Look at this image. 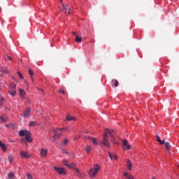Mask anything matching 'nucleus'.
I'll use <instances>...</instances> for the list:
<instances>
[{
  "mask_svg": "<svg viewBox=\"0 0 179 179\" xmlns=\"http://www.w3.org/2000/svg\"><path fill=\"white\" fill-rule=\"evenodd\" d=\"M108 136H110V141L113 142V143H117L115 140V133H114L113 130L106 129L104 132L103 141L100 142L101 145H104V146L110 148V145L108 142Z\"/></svg>",
  "mask_w": 179,
  "mask_h": 179,
  "instance_id": "1",
  "label": "nucleus"
},
{
  "mask_svg": "<svg viewBox=\"0 0 179 179\" xmlns=\"http://www.w3.org/2000/svg\"><path fill=\"white\" fill-rule=\"evenodd\" d=\"M99 170H100V166H99L98 164H95L93 169L89 171L90 176L92 177V178H94V177H96V174L99 173Z\"/></svg>",
  "mask_w": 179,
  "mask_h": 179,
  "instance_id": "2",
  "label": "nucleus"
},
{
  "mask_svg": "<svg viewBox=\"0 0 179 179\" xmlns=\"http://www.w3.org/2000/svg\"><path fill=\"white\" fill-rule=\"evenodd\" d=\"M55 171H57L58 174H66L65 169L64 168H58L57 166H54Z\"/></svg>",
  "mask_w": 179,
  "mask_h": 179,
  "instance_id": "3",
  "label": "nucleus"
},
{
  "mask_svg": "<svg viewBox=\"0 0 179 179\" xmlns=\"http://www.w3.org/2000/svg\"><path fill=\"white\" fill-rule=\"evenodd\" d=\"M85 139H89L90 141H91L92 142L93 145H98L97 138H96L89 137L87 136H85Z\"/></svg>",
  "mask_w": 179,
  "mask_h": 179,
  "instance_id": "4",
  "label": "nucleus"
},
{
  "mask_svg": "<svg viewBox=\"0 0 179 179\" xmlns=\"http://www.w3.org/2000/svg\"><path fill=\"white\" fill-rule=\"evenodd\" d=\"M122 145L123 149H126L127 150H129V149H131V145L128 144V141H127V140L123 141Z\"/></svg>",
  "mask_w": 179,
  "mask_h": 179,
  "instance_id": "5",
  "label": "nucleus"
},
{
  "mask_svg": "<svg viewBox=\"0 0 179 179\" xmlns=\"http://www.w3.org/2000/svg\"><path fill=\"white\" fill-rule=\"evenodd\" d=\"M60 10L62 12H64V10H68V15H71V13H72V10L70 8H68V7H66L65 5H64V3H62V8H60Z\"/></svg>",
  "mask_w": 179,
  "mask_h": 179,
  "instance_id": "6",
  "label": "nucleus"
},
{
  "mask_svg": "<svg viewBox=\"0 0 179 179\" xmlns=\"http://www.w3.org/2000/svg\"><path fill=\"white\" fill-rule=\"evenodd\" d=\"M54 132H55V138H61V136H62V134L59 132H61L59 131V129H56L54 130Z\"/></svg>",
  "mask_w": 179,
  "mask_h": 179,
  "instance_id": "7",
  "label": "nucleus"
},
{
  "mask_svg": "<svg viewBox=\"0 0 179 179\" xmlns=\"http://www.w3.org/2000/svg\"><path fill=\"white\" fill-rule=\"evenodd\" d=\"M20 156L21 157H24L25 159H29V157H31V155H29L24 151H20Z\"/></svg>",
  "mask_w": 179,
  "mask_h": 179,
  "instance_id": "8",
  "label": "nucleus"
},
{
  "mask_svg": "<svg viewBox=\"0 0 179 179\" xmlns=\"http://www.w3.org/2000/svg\"><path fill=\"white\" fill-rule=\"evenodd\" d=\"M30 111H31L30 108H28L22 115L24 118H26L27 117H29V115H30Z\"/></svg>",
  "mask_w": 179,
  "mask_h": 179,
  "instance_id": "9",
  "label": "nucleus"
},
{
  "mask_svg": "<svg viewBox=\"0 0 179 179\" xmlns=\"http://www.w3.org/2000/svg\"><path fill=\"white\" fill-rule=\"evenodd\" d=\"M28 134V131L21 130L19 131V136H26Z\"/></svg>",
  "mask_w": 179,
  "mask_h": 179,
  "instance_id": "10",
  "label": "nucleus"
},
{
  "mask_svg": "<svg viewBox=\"0 0 179 179\" xmlns=\"http://www.w3.org/2000/svg\"><path fill=\"white\" fill-rule=\"evenodd\" d=\"M25 139L27 142L31 143L33 142V140L31 139V137L30 136V132H28V134L25 136Z\"/></svg>",
  "mask_w": 179,
  "mask_h": 179,
  "instance_id": "11",
  "label": "nucleus"
},
{
  "mask_svg": "<svg viewBox=\"0 0 179 179\" xmlns=\"http://www.w3.org/2000/svg\"><path fill=\"white\" fill-rule=\"evenodd\" d=\"M8 91H16V85L14 83H10Z\"/></svg>",
  "mask_w": 179,
  "mask_h": 179,
  "instance_id": "12",
  "label": "nucleus"
},
{
  "mask_svg": "<svg viewBox=\"0 0 179 179\" xmlns=\"http://www.w3.org/2000/svg\"><path fill=\"white\" fill-rule=\"evenodd\" d=\"M108 155L111 160H117L118 159V157L117 155L111 154V152H108Z\"/></svg>",
  "mask_w": 179,
  "mask_h": 179,
  "instance_id": "13",
  "label": "nucleus"
},
{
  "mask_svg": "<svg viewBox=\"0 0 179 179\" xmlns=\"http://www.w3.org/2000/svg\"><path fill=\"white\" fill-rule=\"evenodd\" d=\"M156 139H157V141L159 142V145H164L165 143V141L164 140L162 141L160 140V137L159 136H156Z\"/></svg>",
  "mask_w": 179,
  "mask_h": 179,
  "instance_id": "14",
  "label": "nucleus"
},
{
  "mask_svg": "<svg viewBox=\"0 0 179 179\" xmlns=\"http://www.w3.org/2000/svg\"><path fill=\"white\" fill-rule=\"evenodd\" d=\"M41 155L43 156V157H45L47 155V150H45L44 148H41Z\"/></svg>",
  "mask_w": 179,
  "mask_h": 179,
  "instance_id": "15",
  "label": "nucleus"
},
{
  "mask_svg": "<svg viewBox=\"0 0 179 179\" xmlns=\"http://www.w3.org/2000/svg\"><path fill=\"white\" fill-rule=\"evenodd\" d=\"M76 43H82V37L79 36V35H76Z\"/></svg>",
  "mask_w": 179,
  "mask_h": 179,
  "instance_id": "16",
  "label": "nucleus"
},
{
  "mask_svg": "<svg viewBox=\"0 0 179 179\" xmlns=\"http://www.w3.org/2000/svg\"><path fill=\"white\" fill-rule=\"evenodd\" d=\"M127 164L128 170H131V169H132V164L131 163V160L127 159Z\"/></svg>",
  "mask_w": 179,
  "mask_h": 179,
  "instance_id": "17",
  "label": "nucleus"
},
{
  "mask_svg": "<svg viewBox=\"0 0 179 179\" xmlns=\"http://www.w3.org/2000/svg\"><path fill=\"white\" fill-rule=\"evenodd\" d=\"M0 148L2 149L3 152L6 151V146H5V144L0 141Z\"/></svg>",
  "mask_w": 179,
  "mask_h": 179,
  "instance_id": "18",
  "label": "nucleus"
},
{
  "mask_svg": "<svg viewBox=\"0 0 179 179\" xmlns=\"http://www.w3.org/2000/svg\"><path fill=\"white\" fill-rule=\"evenodd\" d=\"M85 150L87 153H90V152H92V147H90V145H87Z\"/></svg>",
  "mask_w": 179,
  "mask_h": 179,
  "instance_id": "19",
  "label": "nucleus"
},
{
  "mask_svg": "<svg viewBox=\"0 0 179 179\" xmlns=\"http://www.w3.org/2000/svg\"><path fill=\"white\" fill-rule=\"evenodd\" d=\"M0 71L4 73H9V71H8L5 67H0Z\"/></svg>",
  "mask_w": 179,
  "mask_h": 179,
  "instance_id": "20",
  "label": "nucleus"
},
{
  "mask_svg": "<svg viewBox=\"0 0 179 179\" xmlns=\"http://www.w3.org/2000/svg\"><path fill=\"white\" fill-rule=\"evenodd\" d=\"M75 117L73 116L68 115L66 116L67 121H75Z\"/></svg>",
  "mask_w": 179,
  "mask_h": 179,
  "instance_id": "21",
  "label": "nucleus"
},
{
  "mask_svg": "<svg viewBox=\"0 0 179 179\" xmlns=\"http://www.w3.org/2000/svg\"><path fill=\"white\" fill-rule=\"evenodd\" d=\"M3 101H5V99L0 94V107L3 106Z\"/></svg>",
  "mask_w": 179,
  "mask_h": 179,
  "instance_id": "22",
  "label": "nucleus"
},
{
  "mask_svg": "<svg viewBox=\"0 0 179 179\" xmlns=\"http://www.w3.org/2000/svg\"><path fill=\"white\" fill-rule=\"evenodd\" d=\"M24 94H26V92H24V90H23V89H20V96L23 97Z\"/></svg>",
  "mask_w": 179,
  "mask_h": 179,
  "instance_id": "23",
  "label": "nucleus"
},
{
  "mask_svg": "<svg viewBox=\"0 0 179 179\" xmlns=\"http://www.w3.org/2000/svg\"><path fill=\"white\" fill-rule=\"evenodd\" d=\"M68 142H69L68 138H64V140L62 143V146H65V145H68Z\"/></svg>",
  "mask_w": 179,
  "mask_h": 179,
  "instance_id": "24",
  "label": "nucleus"
},
{
  "mask_svg": "<svg viewBox=\"0 0 179 179\" xmlns=\"http://www.w3.org/2000/svg\"><path fill=\"white\" fill-rule=\"evenodd\" d=\"M8 93L12 96V97H15V96H16V91H8Z\"/></svg>",
  "mask_w": 179,
  "mask_h": 179,
  "instance_id": "25",
  "label": "nucleus"
},
{
  "mask_svg": "<svg viewBox=\"0 0 179 179\" xmlns=\"http://www.w3.org/2000/svg\"><path fill=\"white\" fill-rule=\"evenodd\" d=\"M9 179H13L15 178V173H10L8 174Z\"/></svg>",
  "mask_w": 179,
  "mask_h": 179,
  "instance_id": "26",
  "label": "nucleus"
},
{
  "mask_svg": "<svg viewBox=\"0 0 179 179\" xmlns=\"http://www.w3.org/2000/svg\"><path fill=\"white\" fill-rule=\"evenodd\" d=\"M112 83L114 84V86H115V87H118V80H112Z\"/></svg>",
  "mask_w": 179,
  "mask_h": 179,
  "instance_id": "27",
  "label": "nucleus"
},
{
  "mask_svg": "<svg viewBox=\"0 0 179 179\" xmlns=\"http://www.w3.org/2000/svg\"><path fill=\"white\" fill-rule=\"evenodd\" d=\"M165 148H166V150H170V143L166 142L165 143Z\"/></svg>",
  "mask_w": 179,
  "mask_h": 179,
  "instance_id": "28",
  "label": "nucleus"
},
{
  "mask_svg": "<svg viewBox=\"0 0 179 179\" xmlns=\"http://www.w3.org/2000/svg\"><path fill=\"white\" fill-rule=\"evenodd\" d=\"M75 166H76V164H75V163H71V164H69L68 168L69 169H75Z\"/></svg>",
  "mask_w": 179,
  "mask_h": 179,
  "instance_id": "29",
  "label": "nucleus"
},
{
  "mask_svg": "<svg viewBox=\"0 0 179 179\" xmlns=\"http://www.w3.org/2000/svg\"><path fill=\"white\" fill-rule=\"evenodd\" d=\"M36 125H37V122H30L29 123V127H36Z\"/></svg>",
  "mask_w": 179,
  "mask_h": 179,
  "instance_id": "30",
  "label": "nucleus"
},
{
  "mask_svg": "<svg viewBox=\"0 0 179 179\" xmlns=\"http://www.w3.org/2000/svg\"><path fill=\"white\" fill-rule=\"evenodd\" d=\"M63 164L64 166H66V167H69V164H68V161L66 160H63Z\"/></svg>",
  "mask_w": 179,
  "mask_h": 179,
  "instance_id": "31",
  "label": "nucleus"
},
{
  "mask_svg": "<svg viewBox=\"0 0 179 179\" xmlns=\"http://www.w3.org/2000/svg\"><path fill=\"white\" fill-rule=\"evenodd\" d=\"M5 118H6V115H4V117L3 116L0 117V121L1 122H5Z\"/></svg>",
  "mask_w": 179,
  "mask_h": 179,
  "instance_id": "32",
  "label": "nucleus"
},
{
  "mask_svg": "<svg viewBox=\"0 0 179 179\" xmlns=\"http://www.w3.org/2000/svg\"><path fill=\"white\" fill-rule=\"evenodd\" d=\"M29 73L31 76V77L33 78V75H34V73L30 69H29Z\"/></svg>",
  "mask_w": 179,
  "mask_h": 179,
  "instance_id": "33",
  "label": "nucleus"
},
{
  "mask_svg": "<svg viewBox=\"0 0 179 179\" xmlns=\"http://www.w3.org/2000/svg\"><path fill=\"white\" fill-rule=\"evenodd\" d=\"M18 76L20 79H23V76L22 75V73L20 72H18Z\"/></svg>",
  "mask_w": 179,
  "mask_h": 179,
  "instance_id": "34",
  "label": "nucleus"
},
{
  "mask_svg": "<svg viewBox=\"0 0 179 179\" xmlns=\"http://www.w3.org/2000/svg\"><path fill=\"white\" fill-rule=\"evenodd\" d=\"M27 177L28 179H33V177L31 176V175H30L29 173L27 174Z\"/></svg>",
  "mask_w": 179,
  "mask_h": 179,
  "instance_id": "35",
  "label": "nucleus"
},
{
  "mask_svg": "<svg viewBox=\"0 0 179 179\" xmlns=\"http://www.w3.org/2000/svg\"><path fill=\"white\" fill-rule=\"evenodd\" d=\"M59 93H62L63 94H65V91L62 89L59 90Z\"/></svg>",
  "mask_w": 179,
  "mask_h": 179,
  "instance_id": "36",
  "label": "nucleus"
},
{
  "mask_svg": "<svg viewBox=\"0 0 179 179\" xmlns=\"http://www.w3.org/2000/svg\"><path fill=\"white\" fill-rule=\"evenodd\" d=\"M8 160L9 163H12V157L8 156Z\"/></svg>",
  "mask_w": 179,
  "mask_h": 179,
  "instance_id": "37",
  "label": "nucleus"
},
{
  "mask_svg": "<svg viewBox=\"0 0 179 179\" xmlns=\"http://www.w3.org/2000/svg\"><path fill=\"white\" fill-rule=\"evenodd\" d=\"M127 179H134V176H131V175H129V176H127Z\"/></svg>",
  "mask_w": 179,
  "mask_h": 179,
  "instance_id": "38",
  "label": "nucleus"
},
{
  "mask_svg": "<svg viewBox=\"0 0 179 179\" xmlns=\"http://www.w3.org/2000/svg\"><path fill=\"white\" fill-rule=\"evenodd\" d=\"M76 172L77 173V174H78V176H80V171H79V169H76Z\"/></svg>",
  "mask_w": 179,
  "mask_h": 179,
  "instance_id": "39",
  "label": "nucleus"
},
{
  "mask_svg": "<svg viewBox=\"0 0 179 179\" xmlns=\"http://www.w3.org/2000/svg\"><path fill=\"white\" fill-rule=\"evenodd\" d=\"M64 129H66V128H65V127H62V128H61V129H59V131H64Z\"/></svg>",
  "mask_w": 179,
  "mask_h": 179,
  "instance_id": "40",
  "label": "nucleus"
},
{
  "mask_svg": "<svg viewBox=\"0 0 179 179\" xmlns=\"http://www.w3.org/2000/svg\"><path fill=\"white\" fill-rule=\"evenodd\" d=\"M7 59H9L10 61L12 59V58L9 56H7Z\"/></svg>",
  "mask_w": 179,
  "mask_h": 179,
  "instance_id": "41",
  "label": "nucleus"
},
{
  "mask_svg": "<svg viewBox=\"0 0 179 179\" xmlns=\"http://www.w3.org/2000/svg\"><path fill=\"white\" fill-rule=\"evenodd\" d=\"M124 177H127V176H129V175H128V173H124Z\"/></svg>",
  "mask_w": 179,
  "mask_h": 179,
  "instance_id": "42",
  "label": "nucleus"
},
{
  "mask_svg": "<svg viewBox=\"0 0 179 179\" xmlns=\"http://www.w3.org/2000/svg\"><path fill=\"white\" fill-rule=\"evenodd\" d=\"M72 34H76V32H73V31H72Z\"/></svg>",
  "mask_w": 179,
  "mask_h": 179,
  "instance_id": "43",
  "label": "nucleus"
},
{
  "mask_svg": "<svg viewBox=\"0 0 179 179\" xmlns=\"http://www.w3.org/2000/svg\"><path fill=\"white\" fill-rule=\"evenodd\" d=\"M67 131H69V127L66 128Z\"/></svg>",
  "mask_w": 179,
  "mask_h": 179,
  "instance_id": "44",
  "label": "nucleus"
},
{
  "mask_svg": "<svg viewBox=\"0 0 179 179\" xmlns=\"http://www.w3.org/2000/svg\"><path fill=\"white\" fill-rule=\"evenodd\" d=\"M59 1H60L61 3H62H62H62V0H59Z\"/></svg>",
  "mask_w": 179,
  "mask_h": 179,
  "instance_id": "45",
  "label": "nucleus"
},
{
  "mask_svg": "<svg viewBox=\"0 0 179 179\" xmlns=\"http://www.w3.org/2000/svg\"><path fill=\"white\" fill-rule=\"evenodd\" d=\"M65 13H68V10H64Z\"/></svg>",
  "mask_w": 179,
  "mask_h": 179,
  "instance_id": "46",
  "label": "nucleus"
},
{
  "mask_svg": "<svg viewBox=\"0 0 179 179\" xmlns=\"http://www.w3.org/2000/svg\"><path fill=\"white\" fill-rule=\"evenodd\" d=\"M31 80H32V82H34V80H33V77L31 78Z\"/></svg>",
  "mask_w": 179,
  "mask_h": 179,
  "instance_id": "47",
  "label": "nucleus"
},
{
  "mask_svg": "<svg viewBox=\"0 0 179 179\" xmlns=\"http://www.w3.org/2000/svg\"><path fill=\"white\" fill-rule=\"evenodd\" d=\"M6 110H8V111H10V110L9 108H6Z\"/></svg>",
  "mask_w": 179,
  "mask_h": 179,
  "instance_id": "48",
  "label": "nucleus"
},
{
  "mask_svg": "<svg viewBox=\"0 0 179 179\" xmlns=\"http://www.w3.org/2000/svg\"><path fill=\"white\" fill-rule=\"evenodd\" d=\"M65 153H68L67 152H65Z\"/></svg>",
  "mask_w": 179,
  "mask_h": 179,
  "instance_id": "49",
  "label": "nucleus"
},
{
  "mask_svg": "<svg viewBox=\"0 0 179 179\" xmlns=\"http://www.w3.org/2000/svg\"><path fill=\"white\" fill-rule=\"evenodd\" d=\"M152 179H156V178H153Z\"/></svg>",
  "mask_w": 179,
  "mask_h": 179,
  "instance_id": "50",
  "label": "nucleus"
},
{
  "mask_svg": "<svg viewBox=\"0 0 179 179\" xmlns=\"http://www.w3.org/2000/svg\"><path fill=\"white\" fill-rule=\"evenodd\" d=\"M0 10H1V7H0Z\"/></svg>",
  "mask_w": 179,
  "mask_h": 179,
  "instance_id": "51",
  "label": "nucleus"
}]
</instances>
